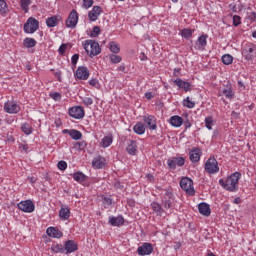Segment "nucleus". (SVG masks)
Returning a JSON list of instances; mask_svg holds the SVG:
<instances>
[{
    "mask_svg": "<svg viewBox=\"0 0 256 256\" xmlns=\"http://www.w3.org/2000/svg\"><path fill=\"white\" fill-rule=\"evenodd\" d=\"M225 96L226 99H234L235 97V92H233V86L231 83L227 82L224 88L219 92V96Z\"/></svg>",
    "mask_w": 256,
    "mask_h": 256,
    "instance_id": "ddd939ff",
    "label": "nucleus"
},
{
    "mask_svg": "<svg viewBox=\"0 0 256 256\" xmlns=\"http://www.w3.org/2000/svg\"><path fill=\"white\" fill-rule=\"evenodd\" d=\"M24 47H27V49H31L37 45V40L34 38H25L23 41Z\"/></svg>",
    "mask_w": 256,
    "mask_h": 256,
    "instance_id": "72a5a7b5",
    "label": "nucleus"
},
{
    "mask_svg": "<svg viewBox=\"0 0 256 256\" xmlns=\"http://www.w3.org/2000/svg\"><path fill=\"white\" fill-rule=\"evenodd\" d=\"M77 61H79V54H74L71 58L72 65H77Z\"/></svg>",
    "mask_w": 256,
    "mask_h": 256,
    "instance_id": "6e6d98bb",
    "label": "nucleus"
},
{
    "mask_svg": "<svg viewBox=\"0 0 256 256\" xmlns=\"http://www.w3.org/2000/svg\"><path fill=\"white\" fill-rule=\"evenodd\" d=\"M67 50V45L62 44L59 49H58V53L59 55H63V53H65V51Z\"/></svg>",
    "mask_w": 256,
    "mask_h": 256,
    "instance_id": "4d7b16f0",
    "label": "nucleus"
},
{
    "mask_svg": "<svg viewBox=\"0 0 256 256\" xmlns=\"http://www.w3.org/2000/svg\"><path fill=\"white\" fill-rule=\"evenodd\" d=\"M59 217L60 219H62V221H67V219L71 217V211L69 210V208H65V207L60 208Z\"/></svg>",
    "mask_w": 256,
    "mask_h": 256,
    "instance_id": "c85d7f7f",
    "label": "nucleus"
},
{
    "mask_svg": "<svg viewBox=\"0 0 256 256\" xmlns=\"http://www.w3.org/2000/svg\"><path fill=\"white\" fill-rule=\"evenodd\" d=\"M143 123L150 129V131H155L157 129V118L153 115L143 116Z\"/></svg>",
    "mask_w": 256,
    "mask_h": 256,
    "instance_id": "9b49d317",
    "label": "nucleus"
},
{
    "mask_svg": "<svg viewBox=\"0 0 256 256\" xmlns=\"http://www.w3.org/2000/svg\"><path fill=\"white\" fill-rule=\"evenodd\" d=\"M183 106L187 107L188 109H193L195 107V102L191 101V98L186 97L183 100Z\"/></svg>",
    "mask_w": 256,
    "mask_h": 256,
    "instance_id": "a18cd8bd",
    "label": "nucleus"
},
{
    "mask_svg": "<svg viewBox=\"0 0 256 256\" xmlns=\"http://www.w3.org/2000/svg\"><path fill=\"white\" fill-rule=\"evenodd\" d=\"M112 144L113 136H105L104 138L101 139L100 147H102V149H107V147H111Z\"/></svg>",
    "mask_w": 256,
    "mask_h": 256,
    "instance_id": "cd10ccee",
    "label": "nucleus"
},
{
    "mask_svg": "<svg viewBox=\"0 0 256 256\" xmlns=\"http://www.w3.org/2000/svg\"><path fill=\"white\" fill-rule=\"evenodd\" d=\"M77 79H80L81 81H87L89 79V69L85 66H80L77 68L75 73Z\"/></svg>",
    "mask_w": 256,
    "mask_h": 256,
    "instance_id": "2eb2a0df",
    "label": "nucleus"
},
{
    "mask_svg": "<svg viewBox=\"0 0 256 256\" xmlns=\"http://www.w3.org/2000/svg\"><path fill=\"white\" fill-rule=\"evenodd\" d=\"M77 249H79V245L77 244V242H75L73 240H68L65 242L64 251H66L67 255H69L71 253H75V251H77Z\"/></svg>",
    "mask_w": 256,
    "mask_h": 256,
    "instance_id": "f3484780",
    "label": "nucleus"
},
{
    "mask_svg": "<svg viewBox=\"0 0 256 256\" xmlns=\"http://www.w3.org/2000/svg\"><path fill=\"white\" fill-rule=\"evenodd\" d=\"M239 179H241V173L234 172L226 180L220 179L219 185L226 191H237Z\"/></svg>",
    "mask_w": 256,
    "mask_h": 256,
    "instance_id": "f257e3e1",
    "label": "nucleus"
},
{
    "mask_svg": "<svg viewBox=\"0 0 256 256\" xmlns=\"http://www.w3.org/2000/svg\"><path fill=\"white\" fill-rule=\"evenodd\" d=\"M151 209L152 211H154V213H156V215H158L159 217H161L163 215V208L161 207V205L157 202H152L151 203Z\"/></svg>",
    "mask_w": 256,
    "mask_h": 256,
    "instance_id": "2f4dec72",
    "label": "nucleus"
},
{
    "mask_svg": "<svg viewBox=\"0 0 256 256\" xmlns=\"http://www.w3.org/2000/svg\"><path fill=\"white\" fill-rule=\"evenodd\" d=\"M174 84H176L178 89H183L186 93L187 91H191V83L183 81L181 78L174 80Z\"/></svg>",
    "mask_w": 256,
    "mask_h": 256,
    "instance_id": "5701e85b",
    "label": "nucleus"
},
{
    "mask_svg": "<svg viewBox=\"0 0 256 256\" xmlns=\"http://www.w3.org/2000/svg\"><path fill=\"white\" fill-rule=\"evenodd\" d=\"M37 29H39V21L33 17L28 18L24 24V33L31 35L35 33Z\"/></svg>",
    "mask_w": 256,
    "mask_h": 256,
    "instance_id": "423d86ee",
    "label": "nucleus"
},
{
    "mask_svg": "<svg viewBox=\"0 0 256 256\" xmlns=\"http://www.w3.org/2000/svg\"><path fill=\"white\" fill-rule=\"evenodd\" d=\"M180 187L187 195H195V188L193 187V180L189 177H184L180 180Z\"/></svg>",
    "mask_w": 256,
    "mask_h": 256,
    "instance_id": "20e7f679",
    "label": "nucleus"
},
{
    "mask_svg": "<svg viewBox=\"0 0 256 256\" xmlns=\"http://www.w3.org/2000/svg\"><path fill=\"white\" fill-rule=\"evenodd\" d=\"M111 203H112V201H111V198H109V197H104L103 198V204L104 205H111Z\"/></svg>",
    "mask_w": 256,
    "mask_h": 256,
    "instance_id": "680f3d73",
    "label": "nucleus"
},
{
    "mask_svg": "<svg viewBox=\"0 0 256 256\" xmlns=\"http://www.w3.org/2000/svg\"><path fill=\"white\" fill-rule=\"evenodd\" d=\"M18 209L23 213H33L35 211V204L31 200L21 201L17 204Z\"/></svg>",
    "mask_w": 256,
    "mask_h": 256,
    "instance_id": "1a4fd4ad",
    "label": "nucleus"
},
{
    "mask_svg": "<svg viewBox=\"0 0 256 256\" xmlns=\"http://www.w3.org/2000/svg\"><path fill=\"white\" fill-rule=\"evenodd\" d=\"M93 7V0H83V8L89 9Z\"/></svg>",
    "mask_w": 256,
    "mask_h": 256,
    "instance_id": "3c124183",
    "label": "nucleus"
},
{
    "mask_svg": "<svg viewBox=\"0 0 256 256\" xmlns=\"http://www.w3.org/2000/svg\"><path fill=\"white\" fill-rule=\"evenodd\" d=\"M108 223H110L112 227H121V225L125 224V219L123 218V216H111L108 220Z\"/></svg>",
    "mask_w": 256,
    "mask_h": 256,
    "instance_id": "b1692460",
    "label": "nucleus"
},
{
    "mask_svg": "<svg viewBox=\"0 0 256 256\" xmlns=\"http://www.w3.org/2000/svg\"><path fill=\"white\" fill-rule=\"evenodd\" d=\"M21 129L23 133H25V135H31V133H33V128L31 127V125H29V123H23L21 125Z\"/></svg>",
    "mask_w": 256,
    "mask_h": 256,
    "instance_id": "58836bf2",
    "label": "nucleus"
},
{
    "mask_svg": "<svg viewBox=\"0 0 256 256\" xmlns=\"http://www.w3.org/2000/svg\"><path fill=\"white\" fill-rule=\"evenodd\" d=\"M62 20L63 18L60 15L51 16L46 19V25L49 28L57 27Z\"/></svg>",
    "mask_w": 256,
    "mask_h": 256,
    "instance_id": "412c9836",
    "label": "nucleus"
},
{
    "mask_svg": "<svg viewBox=\"0 0 256 256\" xmlns=\"http://www.w3.org/2000/svg\"><path fill=\"white\" fill-rule=\"evenodd\" d=\"M68 134L72 139H74V141H79V139L83 137V134L79 130H70L68 131Z\"/></svg>",
    "mask_w": 256,
    "mask_h": 256,
    "instance_id": "e433bc0d",
    "label": "nucleus"
},
{
    "mask_svg": "<svg viewBox=\"0 0 256 256\" xmlns=\"http://www.w3.org/2000/svg\"><path fill=\"white\" fill-rule=\"evenodd\" d=\"M101 12H102L101 7L94 6L92 10L88 12L89 21L91 22L97 21L99 19V15H101Z\"/></svg>",
    "mask_w": 256,
    "mask_h": 256,
    "instance_id": "aec40b11",
    "label": "nucleus"
},
{
    "mask_svg": "<svg viewBox=\"0 0 256 256\" xmlns=\"http://www.w3.org/2000/svg\"><path fill=\"white\" fill-rule=\"evenodd\" d=\"M118 70L119 71H125V65H120L119 67H118Z\"/></svg>",
    "mask_w": 256,
    "mask_h": 256,
    "instance_id": "69168bd1",
    "label": "nucleus"
},
{
    "mask_svg": "<svg viewBox=\"0 0 256 256\" xmlns=\"http://www.w3.org/2000/svg\"><path fill=\"white\" fill-rule=\"evenodd\" d=\"M4 111L10 115H17L21 111V106L15 100H8L4 103Z\"/></svg>",
    "mask_w": 256,
    "mask_h": 256,
    "instance_id": "0eeeda50",
    "label": "nucleus"
},
{
    "mask_svg": "<svg viewBox=\"0 0 256 256\" xmlns=\"http://www.w3.org/2000/svg\"><path fill=\"white\" fill-rule=\"evenodd\" d=\"M110 62L114 65H117L118 63H121L123 61V58L117 54H110L109 55Z\"/></svg>",
    "mask_w": 256,
    "mask_h": 256,
    "instance_id": "4c0bfd02",
    "label": "nucleus"
},
{
    "mask_svg": "<svg viewBox=\"0 0 256 256\" xmlns=\"http://www.w3.org/2000/svg\"><path fill=\"white\" fill-rule=\"evenodd\" d=\"M153 97H155V95H153V92H146V93H145V98H146L148 101H151V99H153Z\"/></svg>",
    "mask_w": 256,
    "mask_h": 256,
    "instance_id": "052dcab7",
    "label": "nucleus"
},
{
    "mask_svg": "<svg viewBox=\"0 0 256 256\" xmlns=\"http://www.w3.org/2000/svg\"><path fill=\"white\" fill-rule=\"evenodd\" d=\"M251 17H252V19H254V21H256V13L255 12L251 13Z\"/></svg>",
    "mask_w": 256,
    "mask_h": 256,
    "instance_id": "338daca9",
    "label": "nucleus"
},
{
    "mask_svg": "<svg viewBox=\"0 0 256 256\" xmlns=\"http://www.w3.org/2000/svg\"><path fill=\"white\" fill-rule=\"evenodd\" d=\"M105 165H107V160L102 156H96L92 161V167L94 169H103Z\"/></svg>",
    "mask_w": 256,
    "mask_h": 256,
    "instance_id": "6ab92c4d",
    "label": "nucleus"
},
{
    "mask_svg": "<svg viewBox=\"0 0 256 256\" xmlns=\"http://www.w3.org/2000/svg\"><path fill=\"white\" fill-rule=\"evenodd\" d=\"M9 14V6L7 5V2L5 0H0V15L2 17H7Z\"/></svg>",
    "mask_w": 256,
    "mask_h": 256,
    "instance_id": "7c9ffc66",
    "label": "nucleus"
},
{
    "mask_svg": "<svg viewBox=\"0 0 256 256\" xmlns=\"http://www.w3.org/2000/svg\"><path fill=\"white\" fill-rule=\"evenodd\" d=\"M54 253H65V248L62 244H55L51 247Z\"/></svg>",
    "mask_w": 256,
    "mask_h": 256,
    "instance_id": "37998d69",
    "label": "nucleus"
},
{
    "mask_svg": "<svg viewBox=\"0 0 256 256\" xmlns=\"http://www.w3.org/2000/svg\"><path fill=\"white\" fill-rule=\"evenodd\" d=\"M57 167L60 171H65V169H67V162L61 160L58 162Z\"/></svg>",
    "mask_w": 256,
    "mask_h": 256,
    "instance_id": "8fccbe9b",
    "label": "nucleus"
},
{
    "mask_svg": "<svg viewBox=\"0 0 256 256\" xmlns=\"http://www.w3.org/2000/svg\"><path fill=\"white\" fill-rule=\"evenodd\" d=\"M201 155H203V152L198 147H194L189 152V159L191 163H199L201 161Z\"/></svg>",
    "mask_w": 256,
    "mask_h": 256,
    "instance_id": "4468645a",
    "label": "nucleus"
},
{
    "mask_svg": "<svg viewBox=\"0 0 256 256\" xmlns=\"http://www.w3.org/2000/svg\"><path fill=\"white\" fill-rule=\"evenodd\" d=\"M180 35L184 39H191L193 37V30H191V29H183L181 31Z\"/></svg>",
    "mask_w": 256,
    "mask_h": 256,
    "instance_id": "ea45409f",
    "label": "nucleus"
},
{
    "mask_svg": "<svg viewBox=\"0 0 256 256\" xmlns=\"http://www.w3.org/2000/svg\"><path fill=\"white\" fill-rule=\"evenodd\" d=\"M183 123H184V127H185L186 129H190V127H191V122L189 121V119L183 120Z\"/></svg>",
    "mask_w": 256,
    "mask_h": 256,
    "instance_id": "e2e57ef3",
    "label": "nucleus"
},
{
    "mask_svg": "<svg viewBox=\"0 0 256 256\" xmlns=\"http://www.w3.org/2000/svg\"><path fill=\"white\" fill-rule=\"evenodd\" d=\"M86 146H87V143H85V142H76V144H75V147L78 149H83Z\"/></svg>",
    "mask_w": 256,
    "mask_h": 256,
    "instance_id": "13d9d810",
    "label": "nucleus"
},
{
    "mask_svg": "<svg viewBox=\"0 0 256 256\" xmlns=\"http://www.w3.org/2000/svg\"><path fill=\"white\" fill-rule=\"evenodd\" d=\"M68 113L73 119H83L85 117V110L81 106L69 108Z\"/></svg>",
    "mask_w": 256,
    "mask_h": 256,
    "instance_id": "9d476101",
    "label": "nucleus"
},
{
    "mask_svg": "<svg viewBox=\"0 0 256 256\" xmlns=\"http://www.w3.org/2000/svg\"><path fill=\"white\" fill-rule=\"evenodd\" d=\"M204 169L209 175H215L216 173H219V162H217V159L214 157H210L206 161Z\"/></svg>",
    "mask_w": 256,
    "mask_h": 256,
    "instance_id": "39448f33",
    "label": "nucleus"
},
{
    "mask_svg": "<svg viewBox=\"0 0 256 256\" xmlns=\"http://www.w3.org/2000/svg\"><path fill=\"white\" fill-rule=\"evenodd\" d=\"M101 35V28L99 26H94L93 30L90 32L89 37L95 38Z\"/></svg>",
    "mask_w": 256,
    "mask_h": 256,
    "instance_id": "49530a36",
    "label": "nucleus"
},
{
    "mask_svg": "<svg viewBox=\"0 0 256 256\" xmlns=\"http://www.w3.org/2000/svg\"><path fill=\"white\" fill-rule=\"evenodd\" d=\"M82 45L89 57H97L101 53V46L95 40H86L82 42Z\"/></svg>",
    "mask_w": 256,
    "mask_h": 256,
    "instance_id": "f03ea898",
    "label": "nucleus"
},
{
    "mask_svg": "<svg viewBox=\"0 0 256 256\" xmlns=\"http://www.w3.org/2000/svg\"><path fill=\"white\" fill-rule=\"evenodd\" d=\"M138 255H151L153 253V245L149 243H144L142 246L138 247Z\"/></svg>",
    "mask_w": 256,
    "mask_h": 256,
    "instance_id": "a211bd4d",
    "label": "nucleus"
},
{
    "mask_svg": "<svg viewBox=\"0 0 256 256\" xmlns=\"http://www.w3.org/2000/svg\"><path fill=\"white\" fill-rule=\"evenodd\" d=\"M170 125H172V127H181V125H183V118L179 115L171 116Z\"/></svg>",
    "mask_w": 256,
    "mask_h": 256,
    "instance_id": "bb28decb",
    "label": "nucleus"
},
{
    "mask_svg": "<svg viewBox=\"0 0 256 256\" xmlns=\"http://www.w3.org/2000/svg\"><path fill=\"white\" fill-rule=\"evenodd\" d=\"M222 63H224V65H231V63H233V56H231V54L223 55Z\"/></svg>",
    "mask_w": 256,
    "mask_h": 256,
    "instance_id": "c03bdc74",
    "label": "nucleus"
},
{
    "mask_svg": "<svg viewBox=\"0 0 256 256\" xmlns=\"http://www.w3.org/2000/svg\"><path fill=\"white\" fill-rule=\"evenodd\" d=\"M89 85H91V87H97V85H99V80L97 78H92L89 80Z\"/></svg>",
    "mask_w": 256,
    "mask_h": 256,
    "instance_id": "5fc2aeb1",
    "label": "nucleus"
},
{
    "mask_svg": "<svg viewBox=\"0 0 256 256\" xmlns=\"http://www.w3.org/2000/svg\"><path fill=\"white\" fill-rule=\"evenodd\" d=\"M207 34H202L196 41L195 43V49L198 51H205V47H207V39H208Z\"/></svg>",
    "mask_w": 256,
    "mask_h": 256,
    "instance_id": "dca6fc26",
    "label": "nucleus"
},
{
    "mask_svg": "<svg viewBox=\"0 0 256 256\" xmlns=\"http://www.w3.org/2000/svg\"><path fill=\"white\" fill-rule=\"evenodd\" d=\"M126 151L129 155H137V141L130 140Z\"/></svg>",
    "mask_w": 256,
    "mask_h": 256,
    "instance_id": "a878e982",
    "label": "nucleus"
},
{
    "mask_svg": "<svg viewBox=\"0 0 256 256\" xmlns=\"http://www.w3.org/2000/svg\"><path fill=\"white\" fill-rule=\"evenodd\" d=\"M205 127L209 131L213 130V125H215V120H213V116H208L204 119Z\"/></svg>",
    "mask_w": 256,
    "mask_h": 256,
    "instance_id": "c9c22d12",
    "label": "nucleus"
},
{
    "mask_svg": "<svg viewBox=\"0 0 256 256\" xmlns=\"http://www.w3.org/2000/svg\"><path fill=\"white\" fill-rule=\"evenodd\" d=\"M198 210L200 215H204V217H209V215H211V207L205 202L198 205Z\"/></svg>",
    "mask_w": 256,
    "mask_h": 256,
    "instance_id": "393cba45",
    "label": "nucleus"
},
{
    "mask_svg": "<svg viewBox=\"0 0 256 256\" xmlns=\"http://www.w3.org/2000/svg\"><path fill=\"white\" fill-rule=\"evenodd\" d=\"M55 75L58 77L59 81H61V71H57Z\"/></svg>",
    "mask_w": 256,
    "mask_h": 256,
    "instance_id": "0e129e2a",
    "label": "nucleus"
},
{
    "mask_svg": "<svg viewBox=\"0 0 256 256\" xmlns=\"http://www.w3.org/2000/svg\"><path fill=\"white\" fill-rule=\"evenodd\" d=\"M50 97L54 101H61V94L58 92L50 93Z\"/></svg>",
    "mask_w": 256,
    "mask_h": 256,
    "instance_id": "603ef678",
    "label": "nucleus"
},
{
    "mask_svg": "<svg viewBox=\"0 0 256 256\" xmlns=\"http://www.w3.org/2000/svg\"><path fill=\"white\" fill-rule=\"evenodd\" d=\"M109 50L111 53H114V55H117V53L121 52V46L117 42L112 41L109 43Z\"/></svg>",
    "mask_w": 256,
    "mask_h": 256,
    "instance_id": "473e14b6",
    "label": "nucleus"
},
{
    "mask_svg": "<svg viewBox=\"0 0 256 256\" xmlns=\"http://www.w3.org/2000/svg\"><path fill=\"white\" fill-rule=\"evenodd\" d=\"M19 149L27 153V151H29V146L27 144H19Z\"/></svg>",
    "mask_w": 256,
    "mask_h": 256,
    "instance_id": "bf43d9fd",
    "label": "nucleus"
},
{
    "mask_svg": "<svg viewBox=\"0 0 256 256\" xmlns=\"http://www.w3.org/2000/svg\"><path fill=\"white\" fill-rule=\"evenodd\" d=\"M133 131L136 135H145V124L141 122L136 123L133 127Z\"/></svg>",
    "mask_w": 256,
    "mask_h": 256,
    "instance_id": "c756f323",
    "label": "nucleus"
},
{
    "mask_svg": "<svg viewBox=\"0 0 256 256\" xmlns=\"http://www.w3.org/2000/svg\"><path fill=\"white\" fill-rule=\"evenodd\" d=\"M252 37L256 39V30L252 33Z\"/></svg>",
    "mask_w": 256,
    "mask_h": 256,
    "instance_id": "774afa93",
    "label": "nucleus"
},
{
    "mask_svg": "<svg viewBox=\"0 0 256 256\" xmlns=\"http://www.w3.org/2000/svg\"><path fill=\"white\" fill-rule=\"evenodd\" d=\"M74 181H77V183H83V181H86L87 176L83 174V172H75L73 174Z\"/></svg>",
    "mask_w": 256,
    "mask_h": 256,
    "instance_id": "f704fd0d",
    "label": "nucleus"
},
{
    "mask_svg": "<svg viewBox=\"0 0 256 256\" xmlns=\"http://www.w3.org/2000/svg\"><path fill=\"white\" fill-rule=\"evenodd\" d=\"M46 234L48 237H52L54 239H61L63 237V232L55 227H48L46 230Z\"/></svg>",
    "mask_w": 256,
    "mask_h": 256,
    "instance_id": "4be33fe9",
    "label": "nucleus"
},
{
    "mask_svg": "<svg viewBox=\"0 0 256 256\" xmlns=\"http://www.w3.org/2000/svg\"><path fill=\"white\" fill-rule=\"evenodd\" d=\"M242 55L246 61H253L256 57V46L253 43L246 44L242 49Z\"/></svg>",
    "mask_w": 256,
    "mask_h": 256,
    "instance_id": "7ed1b4c3",
    "label": "nucleus"
},
{
    "mask_svg": "<svg viewBox=\"0 0 256 256\" xmlns=\"http://www.w3.org/2000/svg\"><path fill=\"white\" fill-rule=\"evenodd\" d=\"M20 5L24 13H29V5H31V0H20Z\"/></svg>",
    "mask_w": 256,
    "mask_h": 256,
    "instance_id": "a19ab883",
    "label": "nucleus"
},
{
    "mask_svg": "<svg viewBox=\"0 0 256 256\" xmlns=\"http://www.w3.org/2000/svg\"><path fill=\"white\" fill-rule=\"evenodd\" d=\"M83 103H84V105H86V107H89L90 105H93V98L85 97L83 99Z\"/></svg>",
    "mask_w": 256,
    "mask_h": 256,
    "instance_id": "864d4df0",
    "label": "nucleus"
},
{
    "mask_svg": "<svg viewBox=\"0 0 256 256\" xmlns=\"http://www.w3.org/2000/svg\"><path fill=\"white\" fill-rule=\"evenodd\" d=\"M233 25L234 27H239V25H241V17L239 15L233 16Z\"/></svg>",
    "mask_w": 256,
    "mask_h": 256,
    "instance_id": "09e8293b",
    "label": "nucleus"
},
{
    "mask_svg": "<svg viewBox=\"0 0 256 256\" xmlns=\"http://www.w3.org/2000/svg\"><path fill=\"white\" fill-rule=\"evenodd\" d=\"M162 205L164 209H171L173 207V199L162 200Z\"/></svg>",
    "mask_w": 256,
    "mask_h": 256,
    "instance_id": "de8ad7c7",
    "label": "nucleus"
},
{
    "mask_svg": "<svg viewBox=\"0 0 256 256\" xmlns=\"http://www.w3.org/2000/svg\"><path fill=\"white\" fill-rule=\"evenodd\" d=\"M79 23V13L77 10H72L66 19L65 25L68 29H75Z\"/></svg>",
    "mask_w": 256,
    "mask_h": 256,
    "instance_id": "6e6552de",
    "label": "nucleus"
},
{
    "mask_svg": "<svg viewBox=\"0 0 256 256\" xmlns=\"http://www.w3.org/2000/svg\"><path fill=\"white\" fill-rule=\"evenodd\" d=\"M164 194H162L163 200L174 199L173 190L171 188L164 189Z\"/></svg>",
    "mask_w": 256,
    "mask_h": 256,
    "instance_id": "79ce46f5",
    "label": "nucleus"
},
{
    "mask_svg": "<svg viewBox=\"0 0 256 256\" xmlns=\"http://www.w3.org/2000/svg\"><path fill=\"white\" fill-rule=\"evenodd\" d=\"M167 165L170 169H177V167L185 165V159L183 157H173L167 160Z\"/></svg>",
    "mask_w": 256,
    "mask_h": 256,
    "instance_id": "f8f14e48",
    "label": "nucleus"
}]
</instances>
